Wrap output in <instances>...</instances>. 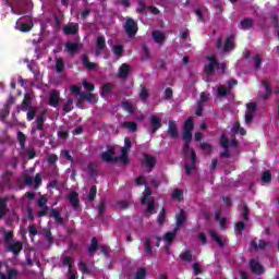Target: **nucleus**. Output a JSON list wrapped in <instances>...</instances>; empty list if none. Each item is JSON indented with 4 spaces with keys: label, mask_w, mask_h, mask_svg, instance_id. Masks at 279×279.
Wrapping results in <instances>:
<instances>
[{
    "label": "nucleus",
    "mask_w": 279,
    "mask_h": 279,
    "mask_svg": "<svg viewBox=\"0 0 279 279\" xmlns=\"http://www.w3.org/2000/svg\"><path fill=\"white\" fill-rule=\"evenodd\" d=\"M65 49H66L68 53H70V56H75V53H77L80 51V44L69 41L65 44Z\"/></svg>",
    "instance_id": "obj_22"
},
{
    "label": "nucleus",
    "mask_w": 279,
    "mask_h": 279,
    "mask_svg": "<svg viewBox=\"0 0 279 279\" xmlns=\"http://www.w3.org/2000/svg\"><path fill=\"white\" fill-rule=\"evenodd\" d=\"M153 38L155 43H157V45H162V43H165V40L167 39V37L165 36V33H161L159 31L153 32Z\"/></svg>",
    "instance_id": "obj_29"
},
{
    "label": "nucleus",
    "mask_w": 279,
    "mask_h": 279,
    "mask_svg": "<svg viewBox=\"0 0 279 279\" xmlns=\"http://www.w3.org/2000/svg\"><path fill=\"white\" fill-rule=\"evenodd\" d=\"M206 60H208V64L204 66V71L206 75H213L215 71H219V60H217V56H207Z\"/></svg>",
    "instance_id": "obj_3"
},
{
    "label": "nucleus",
    "mask_w": 279,
    "mask_h": 279,
    "mask_svg": "<svg viewBox=\"0 0 279 279\" xmlns=\"http://www.w3.org/2000/svg\"><path fill=\"white\" fill-rule=\"evenodd\" d=\"M258 106L256 102H248L246 105V113L255 114Z\"/></svg>",
    "instance_id": "obj_54"
},
{
    "label": "nucleus",
    "mask_w": 279,
    "mask_h": 279,
    "mask_svg": "<svg viewBox=\"0 0 279 279\" xmlns=\"http://www.w3.org/2000/svg\"><path fill=\"white\" fill-rule=\"evenodd\" d=\"M165 219H167V209L162 208L157 218L159 226H165Z\"/></svg>",
    "instance_id": "obj_48"
},
{
    "label": "nucleus",
    "mask_w": 279,
    "mask_h": 279,
    "mask_svg": "<svg viewBox=\"0 0 279 279\" xmlns=\"http://www.w3.org/2000/svg\"><path fill=\"white\" fill-rule=\"evenodd\" d=\"M104 49H106V37L98 36L96 39V56H99Z\"/></svg>",
    "instance_id": "obj_21"
},
{
    "label": "nucleus",
    "mask_w": 279,
    "mask_h": 279,
    "mask_svg": "<svg viewBox=\"0 0 279 279\" xmlns=\"http://www.w3.org/2000/svg\"><path fill=\"white\" fill-rule=\"evenodd\" d=\"M144 160L142 162L143 167L146 169H154L156 167V157L144 154Z\"/></svg>",
    "instance_id": "obj_14"
},
{
    "label": "nucleus",
    "mask_w": 279,
    "mask_h": 279,
    "mask_svg": "<svg viewBox=\"0 0 279 279\" xmlns=\"http://www.w3.org/2000/svg\"><path fill=\"white\" fill-rule=\"evenodd\" d=\"M151 58V52L149 51V47L147 44H142V62H149Z\"/></svg>",
    "instance_id": "obj_25"
},
{
    "label": "nucleus",
    "mask_w": 279,
    "mask_h": 279,
    "mask_svg": "<svg viewBox=\"0 0 279 279\" xmlns=\"http://www.w3.org/2000/svg\"><path fill=\"white\" fill-rule=\"evenodd\" d=\"M112 51L114 56H118V58H121V56H123V46L117 45L113 47Z\"/></svg>",
    "instance_id": "obj_61"
},
{
    "label": "nucleus",
    "mask_w": 279,
    "mask_h": 279,
    "mask_svg": "<svg viewBox=\"0 0 279 279\" xmlns=\"http://www.w3.org/2000/svg\"><path fill=\"white\" fill-rule=\"evenodd\" d=\"M12 182V172L7 171L1 175L0 186H10Z\"/></svg>",
    "instance_id": "obj_27"
},
{
    "label": "nucleus",
    "mask_w": 279,
    "mask_h": 279,
    "mask_svg": "<svg viewBox=\"0 0 279 279\" xmlns=\"http://www.w3.org/2000/svg\"><path fill=\"white\" fill-rule=\"evenodd\" d=\"M114 154H117V150H114L112 147H108L107 151L101 154V160L112 163L119 162V157H112Z\"/></svg>",
    "instance_id": "obj_4"
},
{
    "label": "nucleus",
    "mask_w": 279,
    "mask_h": 279,
    "mask_svg": "<svg viewBox=\"0 0 279 279\" xmlns=\"http://www.w3.org/2000/svg\"><path fill=\"white\" fill-rule=\"evenodd\" d=\"M45 114H47V111L39 113L36 117V120L33 122L31 135L35 141H38V138H45L47 136V131H45V122L47 121V118Z\"/></svg>",
    "instance_id": "obj_1"
},
{
    "label": "nucleus",
    "mask_w": 279,
    "mask_h": 279,
    "mask_svg": "<svg viewBox=\"0 0 279 279\" xmlns=\"http://www.w3.org/2000/svg\"><path fill=\"white\" fill-rule=\"evenodd\" d=\"M48 104L51 106V108H58V106H60V93L58 89H52L50 92Z\"/></svg>",
    "instance_id": "obj_7"
},
{
    "label": "nucleus",
    "mask_w": 279,
    "mask_h": 279,
    "mask_svg": "<svg viewBox=\"0 0 279 279\" xmlns=\"http://www.w3.org/2000/svg\"><path fill=\"white\" fill-rule=\"evenodd\" d=\"M137 5H138L136 10L137 14H145V12H147L148 7H146L145 0H138Z\"/></svg>",
    "instance_id": "obj_44"
},
{
    "label": "nucleus",
    "mask_w": 279,
    "mask_h": 279,
    "mask_svg": "<svg viewBox=\"0 0 279 279\" xmlns=\"http://www.w3.org/2000/svg\"><path fill=\"white\" fill-rule=\"evenodd\" d=\"M262 182H265L266 184H269V182H271V172L269 170L263 172Z\"/></svg>",
    "instance_id": "obj_57"
},
{
    "label": "nucleus",
    "mask_w": 279,
    "mask_h": 279,
    "mask_svg": "<svg viewBox=\"0 0 279 279\" xmlns=\"http://www.w3.org/2000/svg\"><path fill=\"white\" fill-rule=\"evenodd\" d=\"M118 75L121 80H128V76L130 75V64L123 63L119 69Z\"/></svg>",
    "instance_id": "obj_26"
},
{
    "label": "nucleus",
    "mask_w": 279,
    "mask_h": 279,
    "mask_svg": "<svg viewBox=\"0 0 279 279\" xmlns=\"http://www.w3.org/2000/svg\"><path fill=\"white\" fill-rule=\"evenodd\" d=\"M73 110V98H68L66 102L63 105V112L69 114Z\"/></svg>",
    "instance_id": "obj_50"
},
{
    "label": "nucleus",
    "mask_w": 279,
    "mask_h": 279,
    "mask_svg": "<svg viewBox=\"0 0 279 279\" xmlns=\"http://www.w3.org/2000/svg\"><path fill=\"white\" fill-rule=\"evenodd\" d=\"M177 218V225L174 228H178L180 230L184 223H186V211L184 209H180V213L175 215Z\"/></svg>",
    "instance_id": "obj_18"
},
{
    "label": "nucleus",
    "mask_w": 279,
    "mask_h": 279,
    "mask_svg": "<svg viewBox=\"0 0 279 279\" xmlns=\"http://www.w3.org/2000/svg\"><path fill=\"white\" fill-rule=\"evenodd\" d=\"M149 97V92L147 90V87L145 85H141V93H140V99L142 101H145Z\"/></svg>",
    "instance_id": "obj_53"
},
{
    "label": "nucleus",
    "mask_w": 279,
    "mask_h": 279,
    "mask_svg": "<svg viewBox=\"0 0 279 279\" xmlns=\"http://www.w3.org/2000/svg\"><path fill=\"white\" fill-rule=\"evenodd\" d=\"M252 213V210L250 209V207L247 206V204H243V209H242V219H244L245 221H250V214Z\"/></svg>",
    "instance_id": "obj_47"
},
{
    "label": "nucleus",
    "mask_w": 279,
    "mask_h": 279,
    "mask_svg": "<svg viewBox=\"0 0 279 279\" xmlns=\"http://www.w3.org/2000/svg\"><path fill=\"white\" fill-rule=\"evenodd\" d=\"M97 197V185H93L89 190V193L87 195L88 202H95V198Z\"/></svg>",
    "instance_id": "obj_46"
},
{
    "label": "nucleus",
    "mask_w": 279,
    "mask_h": 279,
    "mask_svg": "<svg viewBox=\"0 0 279 279\" xmlns=\"http://www.w3.org/2000/svg\"><path fill=\"white\" fill-rule=\"evenodd\" d=\"M56 71H57V73H62V71H64V60L57 59V61H56Z\"/></svg>",
    "instance_id": "obj_58"
},
{
    "label": "nucleus",
    "mask_w": 279,
    "mask_h": 279,
    "mask_svg": "<svg viewBox=\"0 0 279 279\" xmlns=\"http://www.w3.org/2000/svg\"><path fill=\"white\" fill-rule=\"evenodd\" d=\"M178 232L180 230L178 228H174L172 232H167L163 236V241H166L167 245H171L173 241H175V238L178 236Z\"/></svg>",
    "instance_id": "obj_20"
},
{
    "label": "nucleus",
    "mask_w": 279,
    "mask_h": 279,
    "mask_svg": "<svg viewBox=\"0 0 279 279\" xmlns=\"http://www.w3.org/2000/svg\"><path fill=\"white\" fill-rule=\"evenodd\" d=\"M123 128H126L130 132H136L138 130V124L136 122L126 121L123 122Z\"/></svg>",
    "instance_id": "obj_41"
},
{
    "label": "nucleus",
    "mask_w": 279,
    "mask_h": 279,
    "mask_svg": "<svg viewBox=\"0 0 279 279\" xmlns=\"http://www.w3.org/2000/svg\"><path fill=\"white\" fill-rule=\"evenodd\" d=\"M87 171H88V175H90V178H95V175H97V166L93 162L88 163Z\"/></svg>",
    "instance_id": "obj_52"
},
{
    "label": "nucleus",
    "mask_w": 279,
    "mask_h": 279,
    "mask_svg": "<svg viewBox=\"0 0 279 279\" xmlns=\"http://www.w3.org/2000/svg\"><path fill=\"white\" fill-rule=\"evenodd\" d=\"M5 279H19V270L16 268L7 269Z\"/></svg>",
    "instance_id": "obj_40"
},
{
    "label": "nucleus",
    "mask_w": 279,
    "mask_h": 279,
    "mask_svg": "<svg viewBox=\"0 0 279 279\" xmlns=\"http://www.w3.org/2000/svg\"><path fill=\"white\" fill-rule=\"evenodd\" d=\"M172 199H178V202H182L184 199V191L177 189L171 194Z\"/></svg>",
    "instance_id": "obj_38"
},
{
    "label": "nucleus",
    "mask_w": 279,
    "mask_h": 279,
    "mask_svg": "<svg viewBox=\"0 0 279 279\" xmlns=\"http://www.w3.org/2000/svg\"><path fill=\"white\" fill-rule=\"evenodd\" d=\"M183 130L193 132V130H195V119H193V117H189L184 124H183Z\"/></svg>",
    "instance_id": "obj_33"
},
{
    "label": "nucleus",
    "mask_w": 279,
    "mask_h": 279,
    "mask_svg": "<svg viewBox=\"0 0 279 279\" xmlns=\"http://www.w3.org/2000/svg\"><path fill=\"white\" fill-rule=\"evenodd\" d=\"M162 128V119L156 116L150 117V130L153 134H156L157 131Z\"/></svg>",
    "instance_id": "obj_11"
},
{
    "label": "nucleus",
    "mask_w": 279,
    "mask_h": 279,
    "mask_svg": "<svg viewBox=\"0 0 279 279\" xmlns=\"http://www.w3.org/2000/svg\"><path fill=\"white\" fill-rule=\"evenodd\" d=\"M99 250V242L97 241V238H92V243L88 247V254L90 256H95V252Z\"/></svg>",
    "instance_id": "obj_32"
},
{
    "label": "nucleus",
    "mask_w": 279,
    "mask_h": 279,
    "mask_svg": "<svg viewBox=\"0 0 279 279\" xmlns=\"http://www.w3.org/2000/svg\"><path fill=\"white\" fill-rule=\"evenodd\" d=\"M70 93L71 95H75L76 97H80V99H82V95L84 93H82V87L77 86V85H72L70 87Z\"/></svg>",
    "instance_id": "obj_45"
},
{
    "label": "nucleus",
    "mask_w": 279,
    "mask_h": 279,
    "mask_svg": "<svg viewBox=\"0 0 279 279\" xmlns=\"http://www.w3.org/2000/svg\"><path fill=\"white\" fill-rule=\"evenodd\" d=\"M145 278H147V269L145 267L138 268L135 274V279H145Z\"/></svg>",
    "instance_id": "obj_49"
},
{
    "label": "nucleus",
    "mask_w": 279,
    "mask_h": 279,
    "mask_svg": "<svg viewBox=\"0 0 279 279\" xmlns=\"http://www.w3.org/2000/svg\"><path fill=\"white\" fill-rule=\"evenodd\" d=\"M8 252H12L14 256H19V254L23 252V242L16 241V242L10 243L8 246Z\"/></svg>",
    "instance_id": "obj_10"
},
{
    "label": "nucleus",
    "mask_w": 279,
    "mask_h": 279,
    "mask_svg": "<svg viewBox=\"0 0 279 279\" xmlns=\"http://www.w3.org/2000/svg\"><path fill=\"white\" fill-rule=\"evenodd\" d=\"M235 230H236L238 234H243V230H245V222L238 221L235 223Z\"/></svg>",
    "instance_id": "obj_62"
},
{
    "label": "nucleus",
    "mask_w": 279,
    "mask_h": 279,
    "mask_svg": "<svg viewBox=\"0 0 279 279\" xmlns=\"http://www.w3.org/2000/svg\"><path fill=\"white\" fill-rule=\"evenodd\" d=\"M8 202H10V196H4L0 198V221L10 213V209L8 208Z\"/></svg>",
    "instance_id": "obj_9"
},
{
    "label": "nucleus",
    "mask_w": 279,
    "mask_h": 279,
    "mask_svg": "<svg viewBox=\"0 0 279 279\" xmlns=\"http://www.w3.org/2000/svg\"><path fill=\"white\" fill-rule=\"evenodd\" d=\"M250 268L252 274H255L256 276H263V274H265V267L260 264L259 260L251 259Z\"/></svg>",
    "instance_id": "obj_5"
},
{
    "label": "nucleus",
    "mask_w": 279,
    "mask_h": 279,
    "mask_svg": "<svg viewBox=\"0 0 279 279\" xmlns=\"http://www.w3.org/2000/svg\"><path fill=\"white\" fill-rule=\"evenodd\" d=\"M124 32L129 38H134L138 34V23L132 17H128L124 23Z\"/></svg>",
    "instance_id": "obj_2"
},
{
    "label": "nucleus",
    "mask_w": 279,
    "mask_h": 279,
    "mask_svg": "<svg viewBox=\"0 0 279 279\" xmlns=\"http://www.w3.org/2000/svg\"><path fill=\"white\" fill-rule=\"evenodd\" d=\"M81 62L87 71H95V69H97V63L90 62L88 60V54H82Z\"/></svg>",
    "instance_id": "obj_17"
},
{
    "label": "nucleus",
    "mask_w": 279,
    "mask_h": 279,
    "mask_svg": "<svg viewBox=\"0 0 279 279\" xmlns=\"http://www.w3.org/2000/svg\"><path fill=\"white\" fill-rule=\"evenodd\" d=\"M68 199L74 210H77V208H80V194H77V192L70 193Z\"/></svg>",
    "instance_id": "obj_16"
},
{
    "label": "nucleus",
    "mask_w": 279,
    "mask_h": 279,
    "mask_svg": "<svg viewBox=\"0 0 279 279\" xmlns=\"http://www.w3.org/2000/svg\"><path fill=\"white\" fill-rule=\"evenodd\" d=\"M33 27H34V22L29 20V22L27 23H22L19 29L22 31L23 33H27V32H32Z\"/></svg>",
    "instance_id": "obj_42"
},
{
    "label": "nucleus",
    "mask_w": 279,
    "mask_h": 279,
    "mask_svg": "<svg viewBox=\"0 0 279 279\" xmlns=\"http://www.w3.org/2000/svg\"><path fill=\"white\" fill-rule=\"evenodd\" d=\"M218 97H228V95H231L228 87L226 85H219L217 87Z\"/></svg>",
    "instance_id": "obj_36"
},
{
    "label": "nucleus",
    "mask_w": 279,
    "mask_h": 279,
    "mask_svg": "<svg viewBox=\"0 0 279 279\" xmlns=\"http://www.w3.org/2000/svg\"><path fill=\"white\" fill-rule=\"evenodd\" d=\"M168 135L170 138H179L180 131H178V123L174 120L168 122Z\"/></svg>",
    "instance_id": "obj_8"
},
{
    "label": "nucleus",
    "mask_w": 279,
    "mask_h": 279,
    "mask_svg": "<svg viewBox=\"0 0 279 279\" xmlns=\"http://www.w3.org/2000/svg\"><path fill=\"white\" fill-rule=\"evenodd\" d=\"M210 236L214 241H216V243L219 245V247H226V242H223V240L220 239V236L217 234V231L211 230Z\"/></svg>",
    "instance_id": "obj_35"
},
{
    "label": "nucleus",
    "mask_w": 279,
    "mask_h": 279,
    "mask_svg": "<svg viewBox=\"0 0 279 279\" xmlns=\"http://www.w3.org/2000/svg\"><path fill=\"white\" fill-rule=\"evenodd\" d=\"M81 99H84L85 101H87L88 104H97L99 101V97H97V95L93 94V93H84L81 94Z\"/></svg>",
    "instance_id": "obj_23"
},
{
    "label": "nucleus",
    "mask_w": 279,
    "mask_h": 279,
    "mask_svg": "<svg viewBox=\"0 0 279 279\" xmlns=\"http://www.w3.org/2000/svg\"><path fill=\"white\" fill-rule=\"evenodd\" d=\"M252 252H258V250H267V242L265 240H251L250 242Z\"/></svg>",
    "instance_id": "obj_12"
},
{
    "label": "nucleus",
    "mask_w": 279,
    "mask_h": 279,
    "mask_svg": "<svg viewBox=\"0 0 279 279\" xmlns=\"http://www.w3.org/2000/svg\"><path fill=\"white\" fill-rule=\"evenodd\" d=\"M16 138H17V142L20 143L21 149L25 150V143H27V135H25V133L19 131Z\"/></svg>",
    "instance_id": "obj_34"
},
{
    "label": "nucleus",
    "mask_w": 279,
    "mask_h": 279,
    "mask_svg": "<svg viewBox=\"0 0 279 279\" xmlns=\"http://www.w3.org/2000/svg\"><path fill=\"white\" fill-rule=\"evenodd\" d=\"M135 185L136 186H147V180L145 179V177L140 175L135 180Z\"/></svg>",
    "instance_id": "obj_59"
},
{
    "label": "nucleus",
    "mask_w": 279,
    "mask_h": 279,
    "mask_svg": "<svg viewBox=\"0 0 279 279\" xmlns=\"http://www.w3.org/2000/svg\"><path fill=\"white\" fill-rule=\"evenodd\" d=\"M10 116V105H4L0 112V121H5V118Z\"/></svg>",
    "instance_id": "obj_51"
},
{
    "label": "nucleus",
    "mask_w": 279,
    "mask_h": 279,
    "mask_svg": "<svg viewBox=\"0 0 279 279\" xmlns=\"http://www.w3.org/2000/svg\"><path fill=\"white\" fill-rule=\"evenodd\" d=\"M236 47V44H234V35H230L227 37L225 45L222 47V52L228 53V51H232Z\"/></svg>",
    "instance_id": "obj_13"
},
{
    "label": "nucleus",
    "mask_w": 279,
    "mask_h": 279,
    "mask_svg": "<svg viewBox=\"0 0 279 279\" xmlns=\"http://www.w3.org/2000/svg\"><path fill=\"white\" fill-rule=\"evenodd\" d=\"M181 260H183V263H192L193 260V253H191V251H184L181 255H180Z\"/></svg>",
    "instance_id": "obj_39"
},
{
    "label": "nucleus",
    "mask_w": 279,
    "mask_h": 279,
    "mask_svg": "<svg viewBox=\"0 0 279 279\" xmlns=\"http://www.w3.org/2000/svg\"><path fill=\"white\" fill-rule=\"evenodd\" d=\"M106 213V201H101L98 205V215L101 217Z\"/></svg>",
    "instance_id": "obj_63"
},
{
    "label": "nucleus",
    "mask_w": 279,
    "mask_h": 279,
    "mask_svg": "<svg viewBox=\"0 0 279 279\" xmlns=\"http://www.w3.org/2000/svg\"><path fill=\"white\" fill-rule=\"evenodd\" d=\"M144 252H145V256H154V246H151L150 238H146L144 240Z\"/></svg>",
    "instance_id": "obj_24"
},
{
    "label": "nucleus",
    "mask_w": 279,
    "mask_h": 279,
    "mask_svg": "<svg viewBox=\"0 0 279 279\" xmlns=\"http://www.w3.org/2000/svg\"><path fill=\"white\" fill-rule=\"evenodd\" d=\"M63 265L65 267H69V269H68L69 279H78L80 278L77 276V272H73V258H71V256H65L63 258Z\"/></svg>",
    "instance_id": "obj_6"
},
{
    "label": "nucleus",
    "mask_w": 279,
    "mask_h": 279,
    "mask_svg": "<svg viewBox=\"0 0 279 279\" xmlns=\"http://www.w3.org/2000/svg\"><path fill=\"white\" fill-rule=\"evenodd\" d=\"M146 213L149 215H156V199H154V197L148 198Z\"/></svg>",
    "instance_id": "obj_30"
},
{
    "label": "nucleus",
    "mask_w": 279,
    "mask_h": 279,
    "mask_svg": "<svg viewBox=\"0 0 279 279\" xmlns=\"http://www.w3.org/2000/svg\"><path fill=\"white\" fill-rule=\"evenodd\" d=\"M36 117V109L35 107H28V111L26 114L27 121H34V118Z\"/></svg>",
    "instance_id": "obj_56"
},
{
    "label": "nucleus",
    "mask_w": 279,
    "mask_h": 279,
    "mask_svg": "<svg viewBox=\"0 0 279 279\" xmlns=\"http://www.w3.org/2000/svg\"><path fill=\"white\" fill-rule=\"evenodd\" d=\"M121 106H122V109L129 114H134V112H136L134 105H132V102L128 100L122 101Z\"/></svg>",
    "instance_id": "obj_31"
},
{
    "label": "nucleus",
    "mask_w": 279,
    "mask_h": 279,
    "mask_svg": "<svg viewBox=\"0 0 279 279\" xmlns=\"http://www.w3.org/2000/svg\"><path fill=\"white\" fill-rule=\"evenodd\" d=\"M241 29H252L254 27V20L252 17H244L240 22Z\"/></svg>",
    "instance_id": "obj_28"
},
{
    "label": "nucleus",
    "mask_w": 279,
    "mask_h": 279,
    "mask_svg": "<svg viewBox=\"0 0 279 279\" xmlns=\"http://www.w3.org/2000/svg\"><path fill=\"white\" fill-rule=\"evenodd\" d=\"M44 239L49 243V245H53V235L51 234V230L44 229L43 230Z\"/></svg>",
    "instance_id": "obj_43"
},
{
    "label": "nucleus",
    "mask_w": 279,
    "mask_h": 279,
    "mask_svg": "<svg viewBox=\"0 0 279 279\" xmlns=\"http://www.w3.org/2000/svg\"><path fill=\"white\" fill-rule=\"evenodd\" d=\"M49 217L54 219L56 223L59 226H64V218H62V215L60 214V210L58 208H52L50 210Z\"/></svg>",
    "instance_id": "obj_15"
},
{
    "label": "nucleus",
    "mask_w": 279,
    "mask_h": 279,
    "mask_svg": "<svg viewBox=\"0 0 279 279\" xmlns=\"http://www.w3.org/2000/svg\"><path fill=\"white\" fill-rule=\"evenodd\" d=\"M112 90V83H105L102 85V92L101 95H109V93Z\"/></svg>",
    "instance_id": "obj_60"
},
{
    "label": "nucleus",
    "mask_w": 279,
    "mask_h": 279,
    "mask_svg": "<svg viewBox=\"0 0 279 279\" xmlns=\"http://www.w3.org/2000/svg\"><path fill=\"white\" fill-rule=\"evenodd\" d=\"M14 239V232L5 231L4 232V243H10Z\"/></svg>",
    "instance_id": "obj_64"
},
{
    "label": "nucleus",
    "mask_w": 279,
    "mask_h": 279,
    "mask_svg": "<svg viewBox=\"0 0 279 279\" xmlns=\"http://www.w3.org/2000/svg\"><path fill=\"white\" fill-rule=\"evenodd\" d=\"M150 195H151V189H149V186L145 185V190H144L143 196L141 198L142 206H145V204H147V197H150Z\"/></svg>",
    "instance_id": "obj_37"
},
{
    "label": "nucleus",
    "mask_w": 279,
    "mask_h": 279,
    "mask_svg": "<svg viewBox=\"0 0 279 279\" xmlns=\"http://www.w3.org/2000/svg\"><path fill=\"white\" fill-rule=\"evenodd\" d=\"M182 138L185 143H191L193 141V131L183 130Z\"/></svg>",
    "instance_id": "obj_55"
},
{
    "label": "nucleus",
    "mask_w": 279,
    "mask_h": 279,
    "mask_svg": "<svg viewBox=\"0 0 279 279\" xmlns=\"http://www.w3.org/2000/svg\"><path fill=\"white\" fill-rule=\"evenodd\" d=\"M80 32V24L65 25L63 27V34L65 36H75Z\"/></svg>",
    "instance_id": "obj_19"
}]
</instances>
